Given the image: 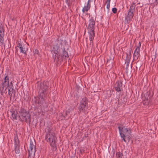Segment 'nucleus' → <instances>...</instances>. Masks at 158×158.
<instances>
[{
    "instance_id": "nucleus-6",
    "label": "nucleus",
    "mask_w": 158,
    "mask_h": 158,
    "mask_svg": "<svg viewBox=\"0 0 158 158\" xmlns=\"http://www.w3.org/2000/svg\"><path fill=\"white\" fill-rule=\"evenodd\" d=\"M59 51V46L58 45L54 46L52 52L54 53V55L53 54V57L55 61H56V62L58 60Z\"/></svg>"
},
{
    "instance_id": "nucleus-23",
    "label": "nucleus",
    "mask_w": 158,
    "mask_h": 158,
    "mask_svg": "<svg viewBox=\"0 0 158 158\" xmlns=\"http://www.w3.org/2000/svg\"><path fill=\"white\" fill-rule=\"evenodd\" d=\"M15 144L17 145L18 144V143H19V140H18L17 139H15Z\"/></svg>"
},
{
    "instance_id": "nucleus-2",
    "label": "nucleus",
    "mask_w": 158,
    "mask_h": 158,
    "mask_svg": "<svg viewBox=\"0 0 158 158\" xmlns=\"http://www.w3.org/2000/svg\"><path fill=\"white\" fill-rule=\"evenodd\" d=\"M118 128L121 138L124 142H126V139L129 140L130 138L131 133V130L123 126L120 125Z\"/></svg>"
},
{
    "instance_id": "nucleus-9",
    "label": "nucleus",
    "mask_w": 158,
    "mask_h": 158,
    "mask_svg": "<svg viewBox=\"0 0 158 158\" xmlns=\"http://www.w3.org/2000/svg\"><path fill=\"white\" fill-rule=\"evenodd\" d=\"M19 48L20 50V52L24 54H26L28 48L26 47L25 44L19 43L17 44L16 48Z\"/></svg>"
},
{
    "instance_id": "nucleus-7",
    "label": "nucleus",
    "mask_w": 158,
    "mask_h": 158,
    "mask_svg": "<svg viewBox=\"0 0 158 158\" xmlns=\"http://www.w3.org/2000/svg\"><path fill=\"white\" fill-rule=\"evenodd\" d=\"M35 145L34 140L30 139L29 146L28 148V151L30 155L33 153L34 155L35 152Z\"/></svg>"
},
{
    "instance_id": "nucleus-12",
    "label": "nucleus",
    "mask_w": 158,
    "mask_h": 158,
    "mask_svg": "<svg viewBox=\"0 0 158 158\" xmlns=\"http://www.w3.org/2000/svg\"><path fill=\"white\" fill-rule=\"evenodd\" d=\"M114 88L117 91L120 92L122 89V82L120 81L116 82Z\"/></svg>"
},
{
    "instance_id": "nucleus-26",
    "label": "nucleus",
    "mask_w": 158,
    "mask_h": 158,
    "mask_svg": "<svg viewBox=\"0 0 158 158\" xmlns=\"http://www.w3.org/2000/svg\"><path fill=\"white\" fill-rule=\"evenodd\" d=\"M128 57H129V56H128ZM129 58V60H130V57L129 58Z\"/></svg>"
},
{
    "instance_id": "nucleus-19",
    "label": "nucleus",
    "mask_w": 158,
    "mask_h": 158,
    "mask_svg": "<svg viewBox=\"0 0 158 158\" xmlns=\"http://www.w3.org/2000/svg\"><path fill=\"white\" fill-rule=\"evenodd\" d=\"M62 57H64V58L65 59L66 58H67L68 57V53L65 50H64L63 51V54L62 55Z\"/></svg>"
},
{
    "instance_id": "nucleus-10",
    "label": "nucleus",
    "mask_w": 158,
    "mask_h": 158,
    "mask_svg": "<svg viewBox=\"0 0 158 158\" xmlns=\"http://www.w3.org/2000/svg\"><path fill=\"white\" fill-rule=\"evenodd\" d=\"M141 46V43L139 42L138 46L135 49L133 54L134 59L135 60H137L140 56V54L139 52Z\"/></svg>"
},
{
    "instance_id": "nucleus-16",
    "label": "nucleus",
    "mask_w": 158,
    "mask_h": 158,
    "mask_svg": "<svg viewBox=\"0 0 158 158\" xmlns=\"http://www.w3.org/2000/svg\"><path fill=\"white\" fill-rule=\"evenodd\" d=\"M135 7V3L133 2L130 7L129 10L134 12Z\"/></svg>"
},
{
    "instance_id": "nucleus-22",
    "label": "nucleus",
    "mask_w": 158,
    "mask_h": 158,
    "mask_svg": "<svg viewBox=\"0 0 158 158\" xmlns=\"http://www.w3.org/2000/svg\"><path fill=\"white\" fill-rule=\"evenodd\" d=\"M112 11L114 13H116L117 12V9L115 8H113L112 9Z\"/></svg>"
},
{
    "instance_id": "nucleus-3",
    "label": "nucleus",
    "mask_w": 158,
    "mask_h": 158,
    "mask_svg": "<svg viewBox=\"0 0 158 158\" xmlns=\"http://www.w3.org/2000/svg\"><path fill=\"white\" fill-rule=\"evenodd\" d=\"M45 139L49 143L53 149L56 150V143L57 138L55 135V133L52 131H50L47 133Z\"/></svg>"
},
{
    "instance_id": "nucleus-20",
    "label": "nucleus",
    "mask_w": 158,
    "mask_h": 158,
    "mask_svg": "<svg viewBox=\"0 0 158 158\" xmlns=\"http://www.w3.org/2000/svg\"><path fill=\"white\" fill-rule=\"evenodd\" d=\"M110 2V0H107L106 2V8L108 10H109Z\"/></svg>"
},
{
    "instance_id": "nucleus-17",
    "label": "nucleus",
    "mask_w": 158,
    "mask_h": 158,
    "mask_svg": "<svg viewBox=\"0 0 158 158\" xmlns=\"http://www.w3.org/2000/svg\"><path fill=\"white\" fill-rule=\"evenodd\" d=\"M11 117L14 119H16L17 116V112L15 111L11 112Z\"/></svg>"
},
{
    "instance_id": "nucleus-24",
    "label": "nucleus",
    "mask_w": 158,
    "mask_h": 158,
    "mask_svg": "<svg viewBox=\"0 0 158 158\" xmlns=\"http://www.w3.org/2000/svg\"><path fill=\"white\" fill-rule=\"evenodd\" d=\"M155 1L156 2L158 3V0H155Z\"/></svg>"
},
{
    "instance_id": "nucleus-5",
    "label": "nucleus",
    "mask_w": 158,
    "mask_h": 158,
    "mask_svg": "<svg viewBox=\"0 0 158 158\" xmlns=\"http://www.w3.org/2000/svg\"><path fill=\"white\" fill-rule=\"evenodd\" d=\"M48 87L46 85L44 84H41V87L40 89V94H39V98L44 99L46 97V91L47 90Z\"/></svg>"
},
{
    "instance_id": "nucleus-8",
    "label": "nucleus",
    "mask_w": 158,
    "mask_h": 158,
    "mask_svg": "<svg viewBox=\"0 0 158 158\" xmlns=\"http://www.w3.org/2000/svg\"><path fill=\"white\" fill-rule=\"evenodd\" d=\"M87 102L86 98H83L81 100L79 109L81 111L86 110L88 108Z\"/></svg>"
},
{
    "instance_id": "nucleus-11",
    "label": "nucleus",
    "mask_w": 158,
    "mask_h": 158,
    "mask_svg": "<svg viewBox=\"0 0 158 158\" xmlns=\"http://www.w3.org/2000/svg\"><path fill=\"white\" fill-rule=\"evenodd\" d=\"M95 22L94 19L92 18L89 20L88 29L89 30H94L95 28Z\"/></svg>"
},
{
    "instance_id": "nucleus-14",
    "label": "nucleus",
    "mask_w": 158,
    "mask_h": 158,
    "mask_svg": "<svg viewBox=\"0 0 158 158\" xmlns=\"http://www.w3.org/2000/svg\"><path fill=\"white\" fill-rule=\"evenodd\" d=\"M88 33L89 35V39L90 41V44L93 46L92 41L95 36V32L94 30H89Z\"/></svg>"
},
{
    "instance_id": "nucleus-25",
    "label": "nucleus",
    "mask_w": 158,
    "mask_h": 158,
    "mask_svg": "<svg viewBox=\"0 0 158 158\" xmlns=\"http://www.w3.org/2000/svg\"><path fill=\"white\" fill-rule=\"evenodd\" d=\"M18 51V50L17 49L16 50V52H17Z\"/></svg>"
},
{
    "instance_id": "nucleus-18",
    "label": "nucleus",
    "mask_w": 158,
    "mask_h": 158,
    "mask_svg": "<svg viewBox=\"0 0 158 158\" xmlns=\"http://www.w3.org/2000/svg\"><path fill=\"white\" fill-rule=\"evenodd\" d=\"M134 12H132L131 11L129 10V12H128L127 15V16L130 19H131L133 18L134 15L133 14Z\"/></svg>"
},
{
    "instance_id": "nucleus-21",
    "label": "nucleus",
    "mask_w": 158,
    "mask_h": 158,
    "mask_svg": "<svg viewBox=\"0 0 158 158\" xmlns=\"http://www.w3.org/2000/svg\"><path fill=\"white\" fill-rule=\"evenodd\" d=\"M117 158H122L123 156V154L120 152H118L117 154Z\"/></svg>"
},
{
    "instance_id": "nucleus-15",
    "label": "nucleus",
    "mask_w": 158,
    "mask_h": 158,
    "mask_svg": "<svg viewBox=\"0 0 158 158\" xmlns=\"http://www.w3.org/2000/svg\"><path fill=\"white\" fill-rule=\"evenodd\" d=\"M90 2L91 0H88L87 5L82 9V11L83 13L87 12L90 9L91 6Z\"/></svg>"
},
{
    "instance_id": "nucleus-1",
    "label": "nucleus",
    "mask_w": 158,
    "mask_h": 158,
    "mask_svg": "<svg viewBox=\"0 0 158 158\" xmlns=\"http://www.w3.org/2000/svg\"><path fill=\"white\" fill-rule=\"evenodd\" d=\"M9 77L6 76L4 78V82H2L0 85V90L1 94L2 95L4 93L6 94V93L7 91H6V90L7 88H8V94L10 96L11 98L13 92L14 87L12 82H10L9 84Z\"/></svg>"
},
{
    "instance_id": "nucleus-4",
    "label": "nucleus",
    "mask_w": 158,
    "mask_h": 158,
    "mask_svg": "<svg viewBox=\"0 0 158 158\" xmlns=\"http://www.w3.org/2000/svg\"><path fill=\"white\" fill-rule=\"evenodd\" d=\"M19 119L21 121L25 122L31 121V116L27 111L21 108L19 111Z\"/></svg>"
},
{
    "instance_id": "nucleus-13",
    "label": "nucleus",
    "mask_w": 158,
    "mask_h": 158,
    "mask_svg": "<svg viewBox=\"0 0 158 158\" xmlns=\"http://www.w3.org/2000/svg\"><path fill=\"white\" fill-rule=\"evenodd\" d=\"M4 33V29L2 26L0 25V44L2 45L3 43V37Z\"/></svg>"
}]
</instances>
